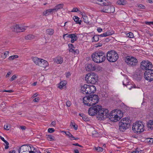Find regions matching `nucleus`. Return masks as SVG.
Instances as JSON below:
<instances>
[{
    "label": "nucleus",
    "mask_w": 153,
    "mask_h": 153,
    "mask_svg": "<svg viewBox=\"0 0 153 153\" xmlns=\"http://www.w3.org/2000/svg\"><path fill=\"white\" fill-rule=\"evenodd\" d=\"M108 111L107 109L102 108V106L99 105H97L90 108L88 110V114L91 116H93L97 115V117L100 120H101L104 118V114H108L107 113Z\"/></svg>",
    "instance_id": "1"
},
{
    "label": "nucleus",
    "mask_w": 153,
    "mask_h": 153,
    "mask_svg": "<svg viewBox=\"0 0 153 153\" xmlns=\"http://www.w3.org/2000/svg\"><path fill=\"white\" fill-rule=\"evenodd\" d=\"M99 99L97 95H90L84 97L83 98V101L85 105L90 106H93L97 103Z\"/></svg>",
    "instance_id": "2"
},
{
    "label": "nucleus",
    "mask_w": 153,
    "mask_h": 153,
    "mask_svg": "<svg viewBox=\"0 0 153 153\" xmlns=\"http://www.w3.org/2000/svg\"><path fill=\"white\" fill-rule=\"evenodd\" d=\"M91 58L94 62L100 63L105 61L106 55L105 53L102 51H97L91 54Z\"/></svg>",
    "instance_id": "3"
},
{
    "label": "nucleus",
    "mask_w": 153,
    "mask_h": 153,
    "mask_svg": "<svg viewBox=\"0 0 153 153\" xmlns=\"http://www.w3.org/2000/svg\"><path fill=\"white\" fill-rule=\"evenodd\" d=\"M81 89L83 94H90L95 92L96 88L94 85L85 84L81 86Z\"/></svg>",
    "instance_id": "4"
},
{
    "label": "nucleus",
    "mask_w": 153,
    "mask_h": 153,
    "mask_svg": "<svg viewBox=\"0 0 153 153\" xmlns=\"http://www.w3.org/2000/svg\"><path fill=\"white\" fill-rule=\"evenodd\" d=\"M85 80L88 83L95 84L98 81V76L95 73H91L86 74Z\"/></svg>",
    "instance_id": "5"
},
{
    "label": "nucleus",
    "mask_w": 153,
    "mask_h": 153,
    "mask_svg": "<svg viewBox=\"0 0 153 153\" xmlns=\"http://www.w3.org/2000/svg\"><path fill=\"white\" fill-rule=\"evenodd\" d=\"M110 62H114L118 58V55L117 52L114 50L108 51L107 53L106 58Z\"/></svg>",
    "instance_id": "6"
},
{
    "label": "nucleus",
    "mask_w": 153,
    "mask_h": 153,
    "mask_svg": "<svg viewBox=\"0 0 153 153\" xmlns=\"http://www.w3.org/2000/svg\"><path fill=\"white\" fill-rule=\"evenodd\" d=\"M125 62L130 67H134L138 64V61L135 58L129 56H125Z\"/></svg>",
    "instance_id": "7"
},
{
    "label": "nucleus",
    "mask_w": 153,
    "mask_h": 153,
    "mask_svg": "<svg viewBox=\"0 0 153 153\" xmlns=\"http://www.w3.org/2000/svg\"><path fill=\"white\" fill-rule=\"evenodd\" d=\"M144 125L138 122L134 123L132 127V130L134 133L140 134L144 131Z\"/></svg>",
    "instance_id": "8"
},
{
    "label": "nucleus",
    "mask_w": 153,
    "mask_h": 153,
    "mask_svg": "<svg viewBox=\"0 0 153 153\" xmlns=\"http://www.w3.org/2000/svg\"><path fill=\"white\" fill-rule=\"evenodd\" d=\"M140 67L142 70L149 71L152 69V65L151 62L148 60H143L141 62Z\"/></svg>",
    "instance_id": "9"
},
{
    "label": "nucleus",
    "mask_w": 153,
    "mask_h": 153,
    "mask_svg": "<svg viewBox=\"0 0 153 153\" xmlns=\"http://www.w3.org/2000/svg\"><path fill=\"white\" fill-rule=\"evenodd\" d=\"M104 6L103 9L100 10V12L109 13H114L115 9L113 5H109L107 1V4Z\"/></svg>",
    "instance_id": "10"
},
{
    "label": "nucleus",
    "mask_w": 153,
    "mask_h": 153,
    "mask_svg": "<svg viewBox=\"0 0 153 153\" xmlns=\"http://www.w3.org/2000/svg\"><path fill=\"white\" fill-rule=\"evenodd\" d=\"M27 27L21 25L19 26V25H14L12 26L11 27V29L13 31L16 32H20L24 31L26 29Z\"/></svg>",
    "instance_id": "11"
},
{
    "label": "nucleus",
    "mask_w": 153,
    "mask_h": 153,
    "mask_svg": "<svg viewBox=\"0 0 153 153\" xmlns=\"http://www.w3.org/2000/svg\"><path fill=\"white\" fill-rule=\"evenodd\" d=\"M143 73L142 70L140 68L137 69L133 76V78L137 81L141 80L143 76Z\"/></svg>",
    "instance_id": "12"
},
{
    "label": "nucleus",
    "mask_w": 153,
    "mask_h": 153,
    "mask_svg": "<svg viewBox=\"0 0 153 153\" xmlns=\"http://www.w3.org/2000/svg\"><path fill=\"white\" fill-rule=\"evenodd\" d=\"M145 79L149 82L153 81V69L145 71L144 74Z\"/></svg>",
    "instance_id": "13"
},
{
    "label": "nucleus",
    "mask_w": 153,
    "mask_h": 153,
    "mask_svg": "<svg viewBox=\"0 0 153 153\" xmlns=\"http://www.w3.org/2000/svg\"><path fill=\"white\" fill-rule=\"evenodd\" d=\"M106 114H108V115H107V114H104V118H102V120H103V119L109 117V119L111 121L116 122L121 119V117L122 116V115L120 114H119L120 115L119 116L116 115L114 116H109L108 110V112Z\"/></svg>",
    "instance_id": "14"
},
{
    "label": "nucleus",
    "mask_w": 153,
    "mask_h": 153,
    "mask_svg": "<svg viewBox=\"0 0 153 153\" xmlns=\"http://www.w3.org/2000/svg\"><path fill=\"white\" fill-rule=\"evenodd\" d=\"M125 130L126 129L130 127L131 121V118L129 117H125Z\"/></svg>",
    "instance_id": "15"
},
{
    "label": "nucleus",
    "mask_w": 153,
    "mask_h": 153,
    "mask_svg": "<svg viewBox=\"0 0 153 153\" xmlns=\"http://www.w3.org/2000/svg\"><path fill=\"white\" fill-rule=\"evenodd\" d=\"M86 70L88 71H95L96 69L95 64L94 63L88 64L86 67Z\"/></svg>",
    "instance_id": "16"
},
{
    "label": "nucleus",
    "mask_w": 153,
    "mask_h": 153,
    "mask_svg": "<svg viewBox=\"0 0 153 153\" xmlns=\"http://www.w3.org/2000/svg\"><path fill=\"white\" fill-rule=\"evenodd\" d=\"M28 146L27 150L29 153H35L36 151V149L33 147L32 145H29Z\"/></svg>",
    "instance_id": "17"
},
{
    "label": "nucleus",
    "mask_w": 153,
    "mask_h": 153,
    "mask_svg": "<svg viewBox=\"0 0 153 153\" xmlns=\"http://www.w3.org/2000/svg\"><path fill=\"white\" fill-rule=\"evenodd\" d=\"M121 114L122 115L123 114V113H122L121 111L120 110H118L117 109H116L114 110H113L109 114V116L111 115H118V114Z\"/></svg>",
    "instance_id": "18"
},
{
    "label": "nucleus",
    "mask_w": 153,
    "mask_h": 153,
    "mask_svg": "<svg viewBox=\"0 0 153 153\" xmlns=\"http://www.w3.org/2000/svg\"><path fill=\"white\" fill-rule=\"evenodd\" d=\"M39 66L42 67H45L48 65V62L42 59H41L39 63Z\"/></svg>",
    "instance_id": "19"
},
{
    "label": "nucleus",
    "mask_w": 153,
    "mask_h": 153,
    "mask_svg": "<svg viewBox=\"0 0 153 153\" xmlns=\"http://www.w3.org/2000/svg\"><path fill=\"white\" fill-rule=\"evenodd\" d=\"M54 61L57 64H62L63 62V58L60 56H57L56 58L53 59Z\"/></svg>",
    "instance_id": "20"
},
{
    "label": "nucleus",
    "mask_w": 153,
    "mask_h": 153,
    "mask_svg": "<svg viewBox=\"0 0 153 153\" xmlns=\"http://www.w3.org/2000/svg\"><path fill=\"white\" fill-rule=\"evenodd\" d=\"M124 118H123L121 120V122H119V130L120 131L123 132L124 130V123L122 122L123 120L124 121Z\"/></svg>",
    "instance_id": "21"
},
{
    "label": "nucleus",
    "mask_w": 153,
    "mask_h": 153,
    "mask_svg": "<svg viewBox=\"0 0 153 153\" xmlns=\"http://www.w3.org/2000/svg\"><path fill=\"white\" fill-rule=\"evenodd\" d=\"M53 12H54V11L53 8L49 9L44 11L43 14L45 16H47L52 13Z\"/></svg>",
    "instance_id": "22"
},
{
    "label": "nucleus",
    "mask_w": 153,
    "mask_h": 153,
    "mask_svg": "<svg viewBox=\"0 0 153 153\" xmlns=\"http://www.w3.org/2000/svg\"><path fill=\"white\" fill-rule=\"evenodd\" d=\"M69 38L71 39V42L72 43H73L77 40L78 37L76 34L71 33Z\"/></svg>",
    "instance_id": "23"
},
{
    "label": "nucleus",
    "mask_w": 153,
    "mask_h": 153,
    "mask_svg": "<svg viewBox=\"0 0 153 153\" xmlns=\"http://www.w3.org/2000/svg\"><path fill=\"white\" fill-rule=\"evenodd\" d=\"M28 146L27 145H23L19 148L18 149V152L19 153H21V152H24L27 150V148Z\"/></svg>",
    "instance_id": "24"
},
{
    "label": "nucleus",
    "mask_w": 153,
    "mask_h": 153,
    "mask_svg": "<svg viewBox=\"0 0 153 153\" xmlns=\"http://www.w3.org/2000/svg\"><path fill=\"white\" fill-rule=\"evenodd\" d=\"M64 6L63 4H60L56 5L55 7L53 8L54 12H56L58 10L62 9Z\"/></svg>",
    "instance_id": "25"
},
{
    "label": "nucleus",
    "mask_w": 153,
    "mask_h": 153,
    "mask_svg": "<svg viewBox=\"0 0 153 153\" xmlns=\"http://www.w3.org/2000/svg\"><path fill=\"white\" fill-rule=\"evenodd\" d=\"M32 59L33 61L36 65L39 66V63L41 59L38 58L36 57H33Z\"/></svg>",
    "instance_id": "26"
},
{
    "label": "nucleus",
    "mask_w": 153,
    "mask_h": 153,
    "mask_svg": "<svg viewBox=\"0 0 153 153\" xmlns=\"http://www.w3.org/2000/svg\"><path fill=\"white\" fill-rule=\"evenodd\" d=\"M126 84H125V86H126L128 89L130 90L133 87L134 88H136V86L135 85H133L131 84L130 82H127Z\"/></svg>",
    "instance_id": "27"
},
{
    "label": "nucleus",
    "mask_w": 153,
    "mask_h": 153,
    "mask_svg": "<svg viewBox=\"0 0 153 153\" xmlns=\"http://www.w3.org/2000/svg\"><path fill=\"white\" fill-rule=\"evenodd\" d=\"M97 4L100 5H106L107 4V1L105 0H98Z\"/></svg>",
    "instance_id": "28"
},
{
    "label": "nucleus",
    "mask_w": 153,
    "mask_h": 153,
    "mask_svg": "<svg viewBox=\"0 0 153 153\" xmlns=\"http://www.w3.org/2000/svg\"><path fill=\"white\" fill-rule=\"evenodd\" d=\"M147 126L151 129H153V120H150L147 124Z\"/></svg>",
    "instance_id": "29"
},
{
    "label": "nucleus",
    "mask_w": 153,
    "mask_h": 153,
    "mask_svg": "<svg viewBox=\"0 0 153 153\" xmlns=\"http://www.w3.org/2000/svg\"><path fill=\"white\" fill-rule=\"evenodd\" d=\"M46 33L48 34L52 35L54 33V30L52 29H48L46 30Z\"/></svg>",
    "instance_id": "30"
},
{
    "label": "nucleus",
    "mask_w": 153,
    "mask_h": 153,
    "mask_svg": "<svg viewBox=\"0 0 153 153\" xmlns=\"http://www.w3.org/2000/svg\"><path fill=\"white\" fill-rule=\"evenodd\" d=\"M68 50L69 52H74V48H75V47H74V45L71 44H68Z\"/></svg>",
    "instance_id": "31"
},
{
    "label": "nucleus",
    "mask_w": 153,
    "mask_h": 153,
    "mask_svg": "<svg viewBox=\"0 0 153 153\" xmlns=\"http://www.w3.org/2000/svg\"><path fill=\"white\" fill-rule=\"evenodd\" d=\"M66 84V81H62L59 83V88L60 89H62Z\"/></svg>",
    "instance_id": "32"
},
{
    "label": "nucleus",
    "mask_w": 153,
    "mask_h": 153,
    "mask_svg": "<svg viewBox=\"0 0 153 153\" xmlns=\"http://www.w3.org/2000/svg\"><path fill=\"white\" fill-rule=\"evenodd\" d=\"M112 33H110L109 31H107L106 32L103 33L100 35H99V36L101 37H106L107 36L111 35Z\"/></svg>",
    "instance_id": "33"
},
{
    "label": "nucleus",
    "mask_w": 153,
    "mask_h": 153,
    "mask_svg": "<svg viewBox=\"0 0 153 153\" xmlns=\"http://www.w3.org/2000/svg\"><path fill=\"white\" fill-rule=\"evenodd\" d=\"M73 19L75 22L77 24H81V21L79 20V18L77 16H75L73 17Z\"/></svg>",
    "instance_id": "34"
},
{
    "label": "nucleus",
    "mask_w": 153,
    "mask_h": 153,
    "mask_svg": "<svg viewBox=\"0 0 153 153\" xmlns=\"http://www.w3.org/2000/svg\"><path fill=\"white\" fill-rule=\"evenodd\" d=\"M99 35H96L94 36L92 38V42H97L99 40Z\"/></svg>",
    "instance_id": "35"
},
{
    "label": "nucleus",
    "mask_w": 153,
    "mask_h": 153,
    "mask_svg": "<svg viewBox=\"0 0 153 153\" xmlns=\"http://www.w3.org/2000/svg\"><path fill=\"white\" fill-rule=\"evenodd\" d=\"M34 37V35L32 34H29L25 37L26 39L31 40L33 39Z\"/></svg>",
    "instance_id": "36"
},
{
    "label": "nucleus",
    "mask_w": 153,
    "mask_h": 153,
    "mask_svg": "<svg viewBox=\"0 0 153 153\" xmlns=\"http://www.w3.org/2000/svg\"><path fill=\"white\" fill-rule=\"evenodd\" d=\"M134 36L133 33L131 32H130L126 34V38H133L134 37Z\"/></svg>",
    "instance_id": "37"
},
{
    "label": "nucleus",
    "mask_w": 153,
    "mask_h": 153,
    "mask_svg": "<svg viewBox=\"0 0 153 153\" xmlns=\"http://www.w3.org/2000/svg\"><path fill=\"white\" fill-rule=\"evenodd\" d=\"M47 138L49 141L54 140V137L51 135H46Z\"/></svg>",
    "instance_id": "38"
},
{
    "label": "nucleus",
    "mask_w": 153,
    "mask_h": 153,
    "mask_svg": "<svg viewBox=\"0 0 153 153\" xmlns=\"http://www.w3.org/2000/svg\"><path fill=\"white\" fill-rule=\"evenodd\" d=\"M18 57V56L17 55H13L11 56H10L8 58V59L9 60H12L14 59L15 58H17Z\"/></svg>",
    "instance_id": "39"
},
{
    "label": "nucleus",
    "mask_w": 153,
    "mask_h": 153,
    "mask_svg": "<svg viewBox=\"0 0 153 153\" xmlns=\"http://www.w3.org/2000/svg\"><path fill=\"white\" fill-rule=\"evenodd\" d=\"M6 102H2L0 105V107L2 108V109L5 108H6Z\"/></svg>",
    "instance_id": "40"
},
{
    "label": "nucleus",
    "mask_w": 153,
    "mask_h": 153,
    "mask_svg": "<svg viewBox=\"0 0 153 153\" xmlns=\"http://www.w3.org/2000/svg\"><path fill=\"white\" fill-rule=\"evenodd\" d=\"M97 132L96 131L94 130L92 132V135L93 137H97L98 136Z\"/></svg>",
    "instance_id": "41"
},
{
    "label": "nucleus",
    "mask_w": 153,
    "mask_h": 153,
    "mask_svg": "<svg viewBox=\"0 0 153 153\" xmlns=\"http://www.w3.org/2000/svg\"><path fill=\"white\" fill-rule=\"evenodd\" d=\"M117 3L119 5H123L124 4V0H118L117 2Z\"/></svg>",
    "instance_id": "42"
},
{
    "label": "nucleus",
    "mask_w": 153,
    "mask_h": 153,
    "mask_svg": "<svg viewBox=\"0 0 153 153\" xmlns=\"http://www.w3.org/2000/svg\"><path fill=\"white\" fill-rule=\"evenodd\" d=\"M82 118L83 119V120L85 121H88L89 120V119L88 117L86 116L84 114L83 117H82Z\"/></svg>",
    "instance_id": "43"
},
{
    "label": "nucleus",
    "mask_w": 153,
    "mask_h": 153,
    "mask_svg": "<svg viewBox=\"0 0 153 153\" xmlns=\"http://www.w3.org/2000/svg\"><path fill=\"white\" fill-rule=\"evenodd\" d=\"M4 142L6 144V145H5V149H7L9 148V143L6 140H5Z\"/></svg>",
    "instance_id": "44"
},
{
    "label": "nucleus",
    "mask_w": 153,
    "mask_h": 153,
    "mask_svg": "<svg viewBox=\"0 0 153 153\" xmlns=\"http://www.w3.org/2000/svg\"><path fill=\"white\" fill-rule=\"evenodd\" d=\"M84 22L87 23L88 24L89 23V21L87 17L86 16H84L83 17Z\"/></svg>",
    "instance_id": "45"
},
{
    "label": "nucleus",
    "mask_w": 153,
    "mask_h": 153,
    "mask_svg": "<svg viewBox=\"0 0 153 153\" xmlns=\"http://www.w3.org/2000/svg\"><path fill=\"white\" fill-rule=\"evenodd\" d=\"M71 124L76 130L77 129L78 126L77 125H75V123L71 122Z\"/></svg>",
    "instance_id": "46"
},
{
    "label": "nucleus",
    "mask_w": 153,
    "mask_h": 153,
    "mask_svg": "<svg viewBox=\"0 0 153 153\" xmlns=\"http://www.w3.org/2000/svg\"><path fill=\"white\" fill-rule=\"evenodd\" d=\"M137 6L140 9H144L145 8V6L142 4H137Z\"/></svg>",
    "instance_id": "47"
},
{
    "label": "nucleus",
    "mask_w": 153,
    "mask_h": 153,
    "mask_svg": "<svg viewBox=\"0 0 153 153\" xmlns=\"http://www.w3.org/2000/svg\"><path fill=\"white\" fill-rule=\"evenodd\" d=\"M95 150L98 152H102L103 150V149L102 147H95Z\"/></svg>",
    "instance_id": "48"
},
{
    "label": "nucleus",
    "mask_w": 153,
    "mask_h": 153,
    "mask_svg": "<svg viewBox=\"0 0 153 153\" xmlns=\"http://www.w3.org/2000/svg\"><path fill=\"white\" fill-rule=\"evenodd\" d=\"M17 78V76L16 75H14L10 79V81L12 82L13 80H15Z\"/></svg>",
    "instance_id": "49"
},
{
    "label": "nucleus",
    "mask_w": 153,
    "mask_h": 153,
    "mask_svg": "<svg viewBox=\"0 0 153 153\" xmlns=\"http://www.w3.org/2000/svg\"><path fill=\"white\" fill-rule=\"evenodd\" d=\"M55 131L54 129L53 128H49L48 129V131L49 133H52Z\"/></svg>",
    "instance_id": "50"
},
{
    "label": "nucleus",
    "mask_w": 153,
    "mask_h": 153,
    "mask_svg": "<svg viewBox=\"0 0 153 153\" xmlns=\"http://www.w3.org/2000/svg\"><path fill=\"white\" fill-rule=\"evenodd\" d=\"M69 138H70V139L71 140L79 139V138H75L72 134L70 136Z\"/></svg>",
    "instance_id": "51"
},
{
    "label": "nucleus",
    "mask_w": 153,
    "mask_h": 153,
    "mask_svg": "<svg viewBox=\"0 0 153 153\" xmlns=\"http://www.w3.org/2000/svg\"><path fill=\"white\" fill-rule=\"evenodd\" d=\"M71 35V34H67V33L64 34L63 36V38L64 39L65 37L66 36L67 38H70Z\"/></svg>",
    "instance_id": "52"
},
{
    "label": "nucleus",
    "mask_w": 153,
    "mask_h": 153,
    "mask_svg": "<svg viewBox=\"0 0 153 153\" xmlns=\"http://www.w3.org/2000/svg\"><path fill=\"white\" fill-rule=\"evenodd\" d=\"M64 132H65V133L66 134V135L68 136L69 137L70 136H71V135H72V134L71 133H70V132L69 131L66 132L65 131Z\"/></svg>",
    "instance_id": "53"
},
{
    "label": "nucleus",
    "mask_w": 153,
    "mask_h": 153,
    "mask_svg": "<svg viewBox=\"0 0 153 153\" xmlns=\"http://www.w3.org/2000/svg\"><path fill=\"white\" fill-rule=\"evenodd\" d=\"M10 127L9 126H8V125H7L6 126H4V128L5 129L7 130H8L10 129Z\"/></svg>",
    "instance_id": "54"
},
{
    "label": "nucleus",
    "mask_w": 153,
    "mask_h": 153,
    "mask_svg": "<svg viewBox=\"0 0 153 153\" xmlns=\"http://www.w3.org/2000/svg\"><path fill=\"white\" fill-rule=\"evenodd\" d=\"M79 11L78 9L77 8H74L71 11L72 12H77Z\"/></svg>",
    "instance_id": "55"
},
{
    "label": "nucleus",
    "mask_w": 153,
    "mask_h": 153,
    "mask_svg": "<svg viewBox=\"0 0 153 153\" xmlns=\"http://www.w3.org/2000/svg\"><path fill=\"white\" fill-rule=\"evenodd\" d=\"M145 24L146 25H153V22H145Z\"/></svg>",
    "instance_id": "56"
},
{
    "label": "nucleus",
    "mask_w": 153,
    "mask_h": 153,
    "mask_svg": "<svg viewBox=\"0 0 153 153\" xmlns=\"http://www.w3.org/2000/svg\"><path fill=\"white\" fill-rule=\"evenodd\" d=\"M73 145L74 146H78L82 148L83 147L82 146L80 145L78 143H74L73 144Z\"/></svg>",
    "instance_id": "57"
},
{
    "label": "nucleus",
    "mask_w": 153,
    "mask_h": 153,
    "mask_svg": "<svg viewBox=\"0 0 153 153\" xmlns=\"http://www.w3.org/2000/svg\"><path fill=\"white\" fill-rule=\"evenodd\" d=\"M71 105V102L70 101H68L66 102V105L68 107H69Z\"/></svg>",
    "instance_id": "58"
},
{
    "label": "nucleus",
    "mask_w": 153,
    "mask_h": 153,
    "mask_svg": "<svg viewBox=\"0 0 153 153\" xmlns=\"http://www.w3.org/2000/svg\"><path fill=\"white\" fill-rule=\"evenodd\" d=\"M39 97H36L33 100V101L34 102H38L39 101Z\"/></svg>",
    "instance_id": "59"
},
{
    "label": "nucleus",
    "mask_w": 153,
    "mask_h": 153,
    "mask_svg": "<svg viewBox=\"0 0 153 153\" xmlns=\"http://www.w3.org/2000/svg\"><path fill=\"white\" fill-rule=\"evenodd\" d=\"M71 75L70 72H68L66 73V77L67 78H68Z\"/></svg>",
    "instance_id": "60"
},
{
    "label": "nucleus",
    "mask_w": 153,
    "mask_h": 153,
    "mask_svg": "<svg viewBox=\"0 0 153 153\" xmlns=\"http://www.w3.org/2000/svg\"><path fill=\"white\" fill-rule=\"evenodd\" d=\"M3 91V92H4L11 93V92H13V91L12 90H5Z\"/></svg>",
    "instance_id": "61"
},
{
    "label": "nucleus",
    "mask_w": 153,
    "mask_h": 153,
    "mask_svg": "<svg viewBox=\"0 0 153 153\" xmlns=\"http://www.w3.org/2000/svg\"><path fill=\"white\" fill-rule=\"evenodd\" d=\"M8 54H9L8 51H5L4 53V55L5 56V58L6 57V56H7V55Z\"/></svg>",
    "instance_id": "62"
},
{
    "label": "nucleus",
    "mask_w": 153,
    "mask_h": 153,
    "mask_svg": "<svg viewBox=\"0 0 153 153\" xmlns=\"http://www.w3.org/2000/svg\"><path fill=\"white\" fill-rule=\"evenodd\" d=\"M91 2L94 3H98V2L97 1H98V0H91Z\"/></svg>",
    "instance_id": "63"
},
{
    "label": "nucleus",
    "mask_w": 153,
    "mask_h": 153,
    "mask_svg": "<svg viewBox=\"0 0 153 153\" xmlns=\"http://www.w3.org/2000/svg\"><path fill=\"white\" fill-rule=\"evenodd\" d=\"M97 30L99 32H101L102 31V29L100 27L98 28Z\"/></svg>",
    "instance_id": "64"
}]
</instances>
